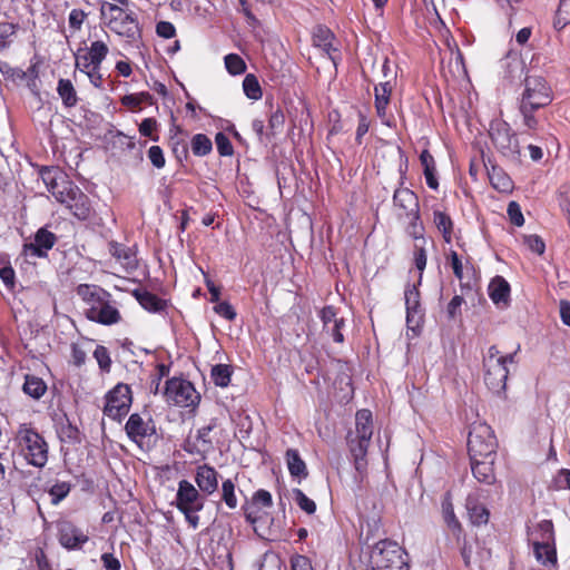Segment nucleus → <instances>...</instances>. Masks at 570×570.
<instances>
[{
    "label": "nucleus",
    "mask_w": 570,
    "mask_h": 570,
    "mask_svg": "<svg viewBox=\"0 0 570 570\" xmlns=\"http://www.w3.org/2000/svg\"><path fill=\"white\" fill-rule=\"evenodd\" d=\"M104 414L120 422L129 412L132 403V392L128 384L118 383L105 396Z\"/></svg>",
    "instance_id": "nucleus-13"
},
{
    "label": "nucleus",
    "mask_w": 570,
    "mask_h": 570,
    "mask_svg": "<svg viewBox=\"0 0 570 570\" xmlns=\"http://www.w3.org/2000/svg\"><path fill=\"white\" fill-rule=\"evenodd\" d=\"M494 459L495 456L478 460H471V469L473 476L481 483L493 484L495 482L494 473Z\"/></svg>",
    "instance_id": "nucleus-29"
},
{
    "label": "nucleus",
    "mask_w": 570,
    "mask_h": 570,
    "mask_svg": "<svg viewBox=\"0 0 570 570\" xmlns=\"http://www.w3.org/2000/svg\"><path fill=\"white\" fill-rule=\"evenodd\" d=\"M433 224L442 235L444 243L451 244L454 235V222L451 216L444 210L434 209Z\"/></svg>",
    "instance_id": "nucleus-30"
},
{
    "label": "nucleus",
    "mask_w": 570,
    "mask_h": 570,
    "mask_svg": "<svg viewBox=\"0 0 570 570\" xmlns=\"http://www.w3.org/2000/svg\"><path fill=\"white\" fill-rule=\"evenodd\" d=\"M293 497L301 510H303L307 514L315 513L316 503L312 499H309L301 489H294Z\"/></svg>",
    "instance_id": "nucleus-54"
},
{
    "label": "nucleus",
    "mask_w": 570,
    "mask_h": 570,
    "mask_svg": "<svg viewBox=\"0 0 570 570\" xmlns=\"http://www.w3.org/2000/svg\"><path fill=\"white\" fill-rule=\"evenodd\" d=\"M285 460L289 474L294 478L304 479L308 475L306 464L301 458L298 450L288 449L285 453Z\"/></svg>",
    "instance_id": "nucleus-36"
},
{
    "label": "nucleus",
    "mask_w": 570,
    "mask_h": 570,
    "mask_svg": "<svg viewBox=\"0 0 570 570\" xmlns=\"http://www.w3.org/2000/svg\"><path fill=\"white\" fill-rule=\"evenodd\" d=\"M56 200L79 220H88L94 214L89 197L75 183H67L62 193H56Z\"/></svg>",
    "instance_id": "nucleus-12"
},
{
    "label": "nucleus",
    "mask_w": 570,
    "mask_h": 570,
    "mask_svg": "<svg viewBox=\"0 0 570 570\" xmlns=\"http://www.w3.org/2000/svg\"><path fill=\"white\" fill-rule=\"evenodd\" d=\"M170 365L158 363L156 365V373L151 375L150 393L157 394L159 392L161 380L169 375Z\"/></svg>",
    "instance_id": "nucleus-55"
},
{
    "label": "nucleus",
    "mask_w": 570,
    "mask_h": 570,
    "mask_svg": "<svg viewBox=\"0 0 570 570\" xmlns=\"http://www.w3.org/2000/svg\"><path fill=\"white\" fill-rule=\"evenodd\" d=\"M441 507L444 523L446 524L452 537L455 539L456 543H461V540H464V531L461 522L454 513L452 495L450 492L445 493L443 497Z\"/></svg>",
    "instance_id": "nucleus-25"
},
{
    "label": "nucleus",
    "mask_w": 570,
    "mask_h": 570,
    "mask_svg": "<svg viewBox=\"0 0 570 570\" xmlns=\"http://www.w3.org/2000/svg\"><path fill=\"white\" fill-rule=\"evenodd\" d=\"M510 284L502 276H495L492 278L488 287L489 297L494 304H508L510 299Z\"/></svg>",
    "instance_id": "nucleus-32"
},
{
    "label": "nucleus",
    "mask_w": 570,
    "mask_h": 570,
    "mask_svg": "<svg viewBox=\"0 0 570 570\" xmlns=\"http://www.w3.org/2000/svg\"><path fill=\"white\" fill-rule=\"evenodd\" d=\"M373 435V416L372 412L367 409H362L355 415V435L363 440L371 441Z\"/></svg>",
    "instance_id": "nucleus-34"
},
{
    "label": "nucleus",
    "mask_w": 570,
    "mask_h": 570,
    "mask_svg": "<svg viewBox=\"0 0 570 570\" xmlns=\"http://www.w3.org/2000/svg\"><path fill=\"white\" fill-rule=\"evenodd\" d=\"M0 279L9 291L14 289L16 272L10 265H3L0 267Z\"/></svg>",
    "instance_id": "nucleus-62"
},
{
    "label": "nucleus",
    "mask_w": 570,
    "mask_h": 570,
    "mask_svg": "<svg viewBox=\"0 0 570 570\" xmlns=\"http://www.w3.org/2000/svg\"><path fill=\"white\" fill-rule=\"evenodd\" d=\"M570 23V0H559V6L556 11L553 27L557 30H562Z\"/></svg>",
    "instance_id": "nucleus-49"
},
{
    "label": "nucleus",
    "mask_w": 570,
    "mask_h": 570,
    "mask_svg": "<svg viewBox=\"0 0 570 570\" xmlns=\"http://www.w3.org/2000/svg\"><path fill=\"white\" fill-rule=\"evenodd\" d=\"M406 551L395 541L384 539L376 542L370 554L372 570L407 569Z\"/></svg>",
    "instance_id": "nucleus-5"
},
{
    "label": "nucleus",
    "mask_w": 570,
    "mask_h": 570,
    "mask_svg": "<svg viewBox=\"0 0 570 570\" xmlns=\"http://www.w3.org/2000/svg\"><path fill=\"white\" fill-rule=\"evenodd\" d=\"M535 559L544 566L557 563L556 543H533Z\"/></svg>",
    "instance_id": "nucleus-41"
},
{
    "label": "nucleus",
    "mask_w": 570,
    "mask_h": 570,
    "mask_svg": "<svg viewBox=\"0 0 570 570\" xmlns=\"http://www.w3.org/2000/svg\"><path fill=\"white\" fill-rule=\"evenodd\" d=\"M491 186L500 193H511L513 190V180L499 167H493L489 173Z\"/></svg>",
    "instance_id": "nucleus-37"
},
{
    "label": "nucleus",
    "mask_w": 570,
    "mask_h": 570,
    "mask_svg": "<svg viewBox=\"0 0 570 570\" xmlns=\"http://www.w3.org/2000/svg\"><path fill=\"white\" fill-rule=\"evenodd\" d=\"M190 148L195 156L204 157L212 153L213 142L205 134H196L191 138Z\"/></svg>",
    "instance_id": "nucleus-44"
},
{
    "label": "nucleus",
    "mask_w": 570,
    "mask_h": 570,
    "mask_svg": "<svg viewBox=\"0 0 570 570\" xmlns=\"http://www.w3.org/2000/svg\"><path fill=\"white\" fill-rule=\"evenodd\" d=\"M420 163L423 167V174L425 177L426 185L433 190L439 189L438 169L436 163L433 155L429 149H423L420 154Z\"/></svg>",
    "instance_id": "nucleus-31"
},
{
    "label": "nucleus",
    "mask_w": 570,
    "mask_h": 570,
    "mask_svg": "<svg viewBox=\"0 0 570 570\" xmlns=\"http://www.w3.org/2000/svg\"><path fill=\"white\" fill-rule=\"evenodd\" d=\"M20 30L18 21L0 20V52H4L16 42Z\"/></svg>",
    "instance_id": "nucleus-33"
},
{
    "label": "nucleus",
    "mask_w": 570,
    "mask_h": 570,
    "mask_svg": "<svg viewBox=\"0 0 570 570\" xmlns=\"http://www.w3.org/2000/svg\"><path fill=\"white\" fill-rule=\"evenodd\" d=\"M224 60L225 67L230 75H242L246 71V63L237 53H228Z\"/></svg>",
    "instance_id": "nucleus-50"
},
{
    "label": "nucleus",
    "mask_w": 570,
    "mask_h": 570,
    "mask_svg": "<svg viewBox=\"0 0 570 570\" xmlns=\"http://www.w3.org/2000/svg\"><path fill=\"white\" fill-rule=\"evenodd\" d=\"M498 441L490 425L482 422L472 424L468 436V451L471 460L497 455Z\"/></svg>",
    "instance_id": "nucleus-9"
},
{
    "label": "nucleus",
    "mask_w": 570,
    "mask_h": 570,
    "mask_svg": "<svg viewBox=\"0 0 570 570\" xmlns=\"http://www.w3.org/2000/svg\"><path fill=\"white\" fill-rule=\"evenodd\" d=\"M320 318L325 332H330V325L340 320V317H337V309L333 305L324 306L320 312Z\"/></svg>",
    "instance_id": "nucleus-57"
},
{
    "label": "nucleus",
    "mask_w": 570,
    "mask_h": 570,
    "mask_svg": "<svg viewBox=\"0 0 570 570\" xmlns=\"http://www.w3.org/2000/svg\"><path fill=\"white\" fill-rule=\"evenodd\" d=\"M425 227H415L412 230H407L406 234L413 239V262L416 269L420 273L419 283L422 279L423 272L426 267L428 263V252H426V238L424 236Z\"/></svg>",
    "instance_id": "nucleus-21"
},
{
    "label": "nucleus",
    "mask_w": 570,
    "mask_h": 570,
    "mask_svg": "<svg viewBox=\"0 0 570 570\" xmlns=\"http://www.w3.org/2000/svg\"><path fill=\"white\" fill-rule=\"evenodd\" d=\"M77 295L89 306L86 317L101 325H114L121 321V314L111 303V294L95 284H79Z\"/></svg>",
    "instance_id": "nucleus-1"
},
{
    "label": "nucleus",
    "mask_w": 570,
    "mask_h": 570,
    "mask_svg": "<svg viewBox=\"0 0 570 570\" xmlns=\"http://www.w3.org/2000/svg\"><path fill=\"white\" fill-rule=\"evenodd\" d=\"M511 224L517 227H521L524 224V217L521 210V206L517 202H510L507 209Z\"/></svg>",
    "instance_id": "nucleus-58"
},
{
    "label": "nucleus",
    "mask_w": 570,
    "mask_h": 570,
    "mask_svg": "<svg viewBox=\"0 0 570 570\" xmlns=\"http://www.w3.org/2000/svg\"><path fill=\"white\" fill-rule=\"evenodd\" d=\"M204 505L205 499L200 490L188 480H180L175 498V507L184 514L188 525L194 530L199 527L198 512L204 509Z\"/></svg>",
    "instance_id": "nucleus-6"
},
{
    "label": "nucleus",
    "mask_w": 570,
    "mask_h": 570,
    "mask_svg": "<svg viewBox=\"0 0 570 570\" xmlns=\"http://www.w3.org/2000/svg\"><path fill=\"white\" fill-rule=\"evenodd\" d=\"M138 130L141 136L148 137L153 141L159 140L158 121L153 117L142 119V121L139 124Z\"/></svg>",
    "instance_id": "nucleus-52"
},
{
    "label": "nucleus",
    "mask_w": 570,
    "mask_h": 570,
    "mask_svg": "<svg viewBox=\"0 0 570 570\" xmlns=\"http://www.w3.org/2000/svg\"><path fill=\"white\" fill-rule=\"evenodd\" d=\"M56 528L58 542L69 551L80 550L89 541V535L70 520L57 521Z\"/></svg>",
    "instance_id": "nucleus-14"
},
{
    "label": "nucleus",
    "mask_w": 570,
    "mask_h": 570,
    "mask_svg": "<svg viewBox=\"0 0 570 570\" xmlns=\"http://www.w3.org/2000/svg\"><path fill=\"white\" fill-rule=\"evenodd\" d=\"M291 570H314V568L308 557L295 554L291 558Z\"/></svg>",
    "instance_id": "nucleus-64"
},
{
    "label": "nucleus",
    "mask_w": 570,
    "mask_h": 570,
    "mask_svg": "<svg viewBox=\"0 0 570 570\" xmlns=\"http://www.w3.org/2000/svg\"><path fill=\"white\" fill-rule=\"evenodd\" d=\"M98 366L102 373H109L111 370L112 361L108 348L104 345H97L94 351Z\"/></svg>",
    "instance_id": "nucleus-51"
},
{
    "label": "nucleus",
    "mask_w": 570,
    "mask_h": 570,
    "mask_svg": "<svg viewBox=\"0 0 570 570\" xmlns=\"http://www.w3.org/2000/svg\"><path fill=\"white\" fill-rule=\"evenodd\" d=\"M57 236L45 227L37 230L33 242L23 245L27 256L45 258L48 252L56 245Z\"/></svg>",
    "instance_id": "nucleus-19"
},
{
    "label": "nucleus",
    "mask_w": 570,
    "mask_h": 570,
    "mask_svg": "<svg viewBox=\"0 0 570 570\" xmlns=\"http://www.w3.org/2000/svg\"><path fill=\"white\" fill-rule=\"evenodd\" d=\"M537 110L538 109L535 108L519 106V111L523 117V124L530 130H535L538 128L539 121L534 116Z\"/></svg>",
    "instance_id": "nucleus-60"
},
{
    "label": "nucleus",
    "mask_w": 570,
    "mask_h": 570,
    "mask_svg": "<svg viewBox=\"0 0 570 570\" xmlns=\"http://www.w3.org/2000/svg\"><path fill=\"white\" fill-rule=\"evenodd\" d=\"M406 323L414 328L423 321V309L420 302V291L415 285H407L405 293Z\"/></svg>",
    "instance_id": "nucleus-22"
},
{
    "label": "nucleus",
    "mask_w": 570,
    "mask_h": 570,
    "mask_svg": "<svg viewBox=\"0 0 570 570\" xmlns=\"http://www.w3.org/2000/svg\"><path fill=\"white\" fill-rule=\"evenodd\" d=\"M72 489V484L68 481H56L48 493L50 495V502L53 505H58L62 500H65Z\"/></svg>",
    "instance_id": "nucleus-46"
},
{
    "label": "nucleus",
    "mask_w": 570,
    "mask_h": 570,
    "mask_svg": "<svg viewBox=\"0 0 570 570\" xmlns=\"http://www.w3.org/2000/svg\"><path fill=\"white\" fill-rule=\"evenodd\" d=\"M393 205L397 219L407 220L405 232L424 226L421 220L419 196L413 190L407 187L396 188L393 194Z\"/></svg>",
    "instance_id": "nucleus-10"
},
{
    "label": "nucleus",
    "mask_w": 570,
    "mask_h": 570,
    "mask_svg": "<svg viewBox=\"0 0 570 570\" xmlns=\"http://www.w3.org/2000/svg\"><path fill=\"white\" fill-rule=\"evenodd\" d=\"M312 40L313 46L320 48L336 67L342 60V55L332 30L326 26L318 24L313 30Z\"/></svg>",
    "instance_id": "nucleus-17"
},
{
    "label": "nucleus",
    "mask_w": 570,
    "mask_h": 570,
    "mask_svg": "<svg viewBox=\"0 0 570 570\" xmlns=\"http://www.w3.org/2000/svg\"><path fill=\"white\" fill-rule=\"evenodd\" d=\"M524 244L528 246V248L538 254L542 255L546 250V244L543 239L538 235H527L524 236Z\"/></svg>",
    "instance_id": "nucleus-63"
},
{
    "label": "nucleus",
    "mask_w": 570,
    "mask_h": 570,
    "mask_svg": "<svg viewBox=\"0 0 570 570\" xmlns=\"http://www.w3.org/2000/svg\"><path fill=\"white\" fill-rule=\"evenodd\" d=\"M392 91L393 83L391 80H385L374 87V107L376 115L381 119L382 124L389 128L395 126L394 116L387 112V108L391 102Z\"/></svg>",
    "instance_id": "nucleus-18"
},
{
    "label": "nucleus",
    "mask_w": 570,
    "mask_h": 570,
    "mask_svg": "<svg viewBox=\"0 0 570 570\" xmlns=\"http://www.w3.org/2000/svg\"><path fill=\"white\" fill-rule=\"evenodd\" d=\"M163 396L167 404L195 411L202 400L194 384L180 376H174L165 382Z\"/></svg>",
    "instance_id": "nucleus-7"
},
{
    "label": "nucleus",
    "mask_w": 570,
    "mask_h": 570,
    "mask_svg": "<svg viewBox=\"0 0 570 570\" xmlns=\"http://www.w3.org/2000/svg\"><path fill=\"white\" fill-rule=\"evenodd\" d=\"M13 441L18 453L28 464L38 469L46 466L49 458V444L31 422L18 425Z\"/></svg>",
    "instance_id": "nucleus-2"
},
{
    "label": "nucleus",
    "mask_w": 570,
    "mask_h": 570,
    "mask_svg": "<svg viewBox=\"0 0 570 570\" xmlns=\"http://www.w3.org/2000/svg\"><path fill=\"white\" fill-rule=\"evenodd\" d=\"M502 355L495 345L489 347L487 355L483 358L484 367V383L490 391L494 394H500L505 391L509 370L508 363H514L517 352Z\"/></svg>",
    "instance_id": "nucleus-4"
},
{
    "label": "nucleus",
    "mask_w": 570,
    "mask_h": 570,
    "mask_svg": "<svg viewBox=\"0 0 570 570\" xmlns=\"http://www.w3.org/2000/svg\"><path fill=\"white\" fill-rule=\"evenodd\" d=\"M222 501L230 510H234L238 505L236 497V483L233 479H225L222 482Z\"/></svg>",
    "instance_id": "nucleus-47"
},
{
    "label": "nucleus",
    "mask_w": 570,
    "mask_h": 570,
    "mask_svg": "<svg viewBox=\"0 0 570 570\" xmlns=\"http://www.w3.org/2000/svg\"><path fill=\"white\" fill-rule=\"evenodd\" d=\"M39 175L47 189L56 198V193H62L67 187V183H73L59 167L43 166L39 170Z\"/></svg>",
    "instance_id": "nucleus-24"
},
{
    "label": "nucleus",
    "mask_w": 570,
    "mask_h": 570,
    "mask_svg": "<svg viewBox=\"0 0 570 570\" xmlns=\"http://www.w3.org/2000/svg\"><path fill=\"white\" fill-rule=\"evenodd\" d=\"M533 543H554V528L551 520L540 521L533 532Z\"/></svg>",
    "instance_id": "nucleus-42"
},
{
    "label": "nucleus",
    "mask_w": 570,
    "mask_h": 570,
    "mask_svg": "<svg viewBox=\"0 0 570 570\" xmlns=\"http://www.w3.org/2000/svg\"><path fill=\"white\" fill-rule=\"evenodd\" d=\"M125 432L131 442L142 448L145 440L156 434V426L150 416L145 420L139 413H132L125 424Z\"/></svg>",
    "instance_id": "nucleus-16"
},
{
    "label": "nucleus",
    "mask_w": 570,
    "mask_h": 570,
    "mask_svg": "<svg viewBox=\"0 0 570 570\" xmlns=\"http://www.w3.org/2000/svg\"><path fill=\"white\" fill-rule=\"evenodd\" d=\"M100 11L101 18L110 31L126 38L128 43L141 40L142 31L136 13L128 12L110 2H104Z\"/></svg>",
    "instance_id": "nucleus-3"
},
{
    "label": "nucleus",
    "mask_w": 570,
    "mask_h": 570,
    "mask_svg": "<svg viewBox=\"0 0 570 570\" xmlns=\"http://www.w3.org/2000/svg\"><path fill=\"white\" fill-rule=\"evenodd\" d=\"M48 391L47 383L39 376L26 374L22 392L35 401H39Z\"/></svg>",
    "instance_id": "nucleus-35"
},
{
    "label": "nucleus",
    "mask_w": 570,
    "mask_h": 570,
    "mask_svg": "<svg viewBox=\"0 0 570 570\" xmlns=\"http://www.w3.org/2000/svg\"><path fill=\"white\" fill-rule=\"evenodd\" d=\"M501 66L505 69L507 77L511 79L520 76L525 69V65L520 55L514 51H509L507 53V56L501 60Z\"/></svg>",
    "instance_id": "nucleus-39"
},
{
    "label": "nucleus",
    "mask_w": 570,
    "mask_h": 570,
    "mask_svg": "<svg viewBox=\"0 0 570 570\" xmlns=\"http://www.w3.org/2000/svg\"><path fill=\"white\" fill-rule=\"evenodd\" d=\"M233 373L232 365L216 364L212 366L210 379L216 386L225 389L229 386Z\"/></svg>",
    "instance_id": "nucleus-40"
},
{
    "label": "nucleus",
    "mask_w": 570,
    "mask_h": 570,
    "mask_svg": "<svg viewBox=\"0 0 570 570\" xmlns=\"http://www.w3.org/2000/svg\"><path fill=\"white\" fill-rule=\"evenodd\" d=\"M214 311L219 316L224 317L227 321H234L237 316V313L234 308V306L229 302H216V305L214 306Z\"/></svg>",
    "instance_id": "nucleus-59"
},
{
    "label": "nucleus",
    "mask_w": 570,
    "mask_h": 570,
    "mask_svg": "<svg viewBox=\"0 0 570 570\" xmlns=\"http://www.w3.org/2000/svg\"><path fill=\"white\" fill-rule=\"evenodd\" d=\"M215 142L217 147V151L220 156H232L234 154V147L229 140V138L222 131L217 132L215 136Z\"/></svg>",
    "instance_id": "nucleus-56"
},
{
    "label": "nucleus",
    "mask_w": 570,
    "mask_h": 570,
    "mask_svg": "<svg viewBox=\"0 0 570 570\" xmlns=\"http://www.w3.org/2000/svg\"><path fill=\"white\" fill-rule=\"evenodd\" d=\"M57 92L66 108H72L78 104L79 99L71 80L63 78L59 79L57 85Z\"/></svg>",
    "instance_id": "nucleus-38"
},
{
    "label": "nucleus",
    "mask_w": 570,
    "mask_h": 570,
    "mask_svg": "<svg viewBox=\"0 0 570 570\" xmlns=\"http://www.w3.org/2000/svg\"><path fill=\"white\" fill-rule=\"evenodd\" d=\"M134 297L149 313H161L168 307V302L147 289H135Z\"/></svg>",
    "instance_id": "nucleus-28"
},
{
    "label": "nucleus",
    "mask_w": 570,
    "mask_h": 570,
    "mask_svg": "<svg viewBox=\"0 0 570 570\" xmlns=\"http://www.w3.org/2000/svg\"><path fill=\"white\" fill-rule=\"evenodd\" d=\"M489 137L497 151L511 160H517L521 155V147L517 134L503 119H492L489 125Z\"/></svg>",
    "instance_id": "nucleus-8"
},
{
    "label": "nucleus",
    "mask_w": 570,
    "mask_h": 570,
    "mask_svg": "<svg viewBox=\"0 0 570 570\" xmlns=\"http://www.w3.org/2000/svg\"><path fill=\"white\" fill-rule=\"evenodd\" d=\"M108 52L109 48L104 41H92L89 48L86 50L79 49L75 53V67L81 72L90 68H101Z\"/></svg>",
    "instance_id": "nucleus-15"
},
{
    "label": "nucleus",
    "mask_w": 570,
    "mask_h": 570,
    "mask_svg": "<svg viewBox=\"0 0 570 570\" xmlns=\"http://www.w3.org/2000/svg\"><path fill=\"white\" fill-rule=\"evenodd\" d=\"M108 252L127 272L135 271L138 267L136 252L131 247L111 240L108 243Z\"/></svg>",
    "instance_id": "nucleus-26"
},
{
    "label": "nucleus",
    "mask_w": 570,
    "mask_h": 570,
    "mask_svg": "<svg viewBox=\"0 0 570 570\" xmlns=\"http://www.w3.org/2000/svg\"><path fill=\"white\" fill-rule=\"evenodd\" d=\"M243 90L247 98L252 100H259L263 96L262 87L257 77L253 73L245 76L243 80Z\"/></svg>",
    "instance_id": "nucleus-48"
},
{
    "label": "nucleus",
    "mask_w": 570,
    "mask_h": 570,
    "mask_svg": "<svg viewBox=\"0 0 570 570\" xmlns=\"http://www.w3.org/2000/svg\"><path fill=\"white\" fill-rule=\"evenodd\" d=\"M445 262L451 267L455 278L459 279L460 282H462L464 278V265H463L462 258L458 254V252L450 248L445 253ZM469 265H470V259H466L465 268H468Z\"/></svg>",
    "instance_id": "nucleus-43"
},
{
    "label": "nucleus",
    "mask_w": 570,
    "mask_h": 570,
    "mask_svg": "<svg viewBox=\"0 0 570 570\" xmlns=\"http://www.w3.org/2000/svg\"><path fill=\"white\" fill-rule=\"evenodd\" d=\"M466 508L473 524H485L489 521L490 513L483 504L478 503L476 501L468 500Z\"/></svg>",
    "instance_id": "nucleus-45"
},
{
    "label": "nucleus",
    "mask_w": 570,
    "mask_h": 570,
    "mask_svg": "<svg viewBox=\"0 0 570 570\" xmlns=\"http://www.w3.org/2000/svg\"><path fill=\"white\" fill-rule=\"evenodd\" d=\"M194 479L204 495H212L218 490L219 473L208 463L197 465Z\"/></svg>",
    "instance_id": "nucleus-20"
},
{
    "label": "nucleus",
    "mask_w": 570,
    "mask_h": 570,
    "mask_svg": "<svg viewBox=\"0 0 570 570\" xmlns=\"http://www.w3.org/2000/svg\"><path fill=\"white\" fill-rule=\"evenodd\" d=\"M348 451L353 459L354 468L358 473H363L367 468V450L371 441L353 436L350 432L346 436Z\"/></svg>",
    "instance_id": "nucleus-23"
},
{
    "label": "nucleus",
    "mask_w": 570,
    "mask_h": 570,
    "mask_svg": "<svg viewBox=\"0 0 570 570\" xmlns=\"http://www.w3.org/2000/svg\"><path fill=\"white\" fill-rule=\"evenodd\" d=\"M523 85L519 106L541 109L552 102L553 91L542 76H527Z\"/></svg>",
    "instance_id": "nucleus-11"
},
{
    "label": "nucleus",
    "mask_w": 570,
    "mask_h": 570,
    "mask_svg": "<svg viewBox=\"0 0 570 570\" xmlns=\"http://www.w3.org/2000/svg\"><path fill=\"white\" fill-rule=\"evenodd\" d=\"M148 159L157 169L165 167L166 159L163 149L159 146H151L147 151Z\"/></svg>",
    "instance_id": "nucleus-61"
},
{
    "label": "nucleus",
    "mask_w": 570,
    "mask_h": 570,
    "mask_svg": "<svg viewBox=\"0 0 570 570\" xmlns=\"http://www.w3.org/2000/svg\"><path fill=\"white\" fill-rule=\"evenodd\" d=\"M284 124H285V115L281 108H277L269 116V119H268V130L269 131L266 134V137L269 139L271 137H274L277 132L282 131Z\"/></svg>",
    "instance_id": "nucleus-53"
},
{
    "label": "nucleus",
    "mask_w": 570,
    "mask_h": 570,
    "mask_svg": "<svg viewBox=\"0 0 570 570\" xmlns=\"http://www.w3.org/2000/svg\"><path fill=\"white\" fill-rule=\"evenodd\" d=\"M273 505V498L269 491L259 489L254 492L250 503H245L242 507L244 517L247 522L255 523L257 521V511L255 508H271Z\"/></svg>",
    "instance_id": "nucleus-27"
}]
</instances>
